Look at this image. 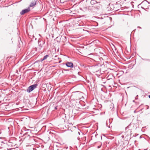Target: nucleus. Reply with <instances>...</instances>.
I'll list each match as a JSON object with an SVG mask.
<instances>
[{"label": "nucleus", "mask_w": 150, "mask_h": 150, "mask_svg": "<svg viewBox=\"0 0 150 150\" xmlns=\"http://www.w3.org/2000/svg\"><path fill=\"white\" fill-rule=\"evenodd\" d=\"M6 146H8L7 149L10 150L15 149L17 147V145L14 142H13V141L10 140L6 142Z\"/></svg>", "instance_id": "obj_1"}, {"label": "nucleus", "mask_w": 150, "mask_h": 150, "mask_svg": "<svg viewBox=\"0 0 150 150\" xmlns=\"http://www.w3.org/2000/svg\"><path fill=\"white\" fill-rule=\"evenodd\" d=\"M149 3L146 0L144 1L139 6H141V8L144 9H148L150 8V6H148Z\"/></svg>", "instance_id": "obj_2"}, {"label": "nucleus", "mask_w": 150, "mask_h": 150, "mask_svg": "<svg viewBox=\"0 0 150 150\" xmlns=\"http://www.w3.org/2000/svg\"><path fill=\"white\" fill-rule=\"evenodd\" d=\"M38 86L37 84L32 85L28 87L27 90V91L28 93H30L33 91L35 88H36Z\"/></svg>", "instance_id": "obj_3"}, {"label": "nucleus", "mask_w": 150, "mask_h": 150, "mask_svg": "<svg viewBox=\"0 0 150 150\" xmlns=\"http://www.w3.org/2000/svg\"><path fill=\"white\" fill-rule=\"evenodd\" d=\"M81 93L78 92H77L76 93H75L73 95L76 97V99L77 100L78 99H80L81 98Z\"/></svg>", "instance_id": "obj_4"}, {"label": "nucleus", "mask_w": 150, "mask_h": 150, "mask_svg": "<svg viewBox=\"0 0 150 150\" xmlns=\"http://www.w3.org/2000/svg\"><path fill=\"white\" fill-rule=\"evenodd\" d=\"M30 11V9L29 7H28L27 8L22 10L20 12V13L21 15H23L25 13H27Z\"/></svg>", "instance_id": "obj_5"}, {"label": "nucleus", "mask_w": 150, "mask_h": 150, "mask_svg": "<svg viewBox=\"0 0 150 150\" xmlns=\"http://www.w3.org/2000/svg\"><path fill=\"white\" fill-rule=\"evenodd\" d=\"M93 59L95 62H100V58L99 56H94Z\"/></svg>", "instance_id": "obj_6"}, {"label": "nucleus", "mask_w": 150, "mask_h": 150, "mask_svg": "<svg viewBox=\"0 0 150 150\" xmlns=\"http://www.w3.org/2000/svg\"><path fill=\"white\" fill-rule=\"evenodd\" d=\"M36 0H33L31 2L28 7H31L34 6L36 4Z\"/></svg>", "instance_id": "obj_7"}, {"label": "nucleus", "mask_w": 150, "mask_h": 150, "mask_svg": "<svg viewBox=\"0 0 150 150\" xmlns=\"http://www.w3.org/2000/svg\"><path fill=\"white\" fill-rule=\"evenodd\" d=\"M1 137H0V145H1V146H6V141L4 140L2 141L1 140Z\"/></svg>", "instance_id": "obj_8"}, {"label": "nucleus", "mask_w": 150, "mask_h": 150, "mask_svg": "<svg viewBox=\"0 0 150 150\" xmlns=\"http://www.w3.org/2000/svg\"><path fill=\"white\" fill-rule=\"evenodd\" d=\"M66 66L68 67L71 68H72L73 67V64L71 62H67L66 64Z\"/></svg>", "instance_id": "obj_9"}, {"label": "nucleus", "mask_w": 150, "mask_h": 150, "mask_svg": "<svg viewBox=\"0 0 150 150\" xmlns=\"http://www.w3.org/2000/svg\"><path fill=\"white\" fill-rule=\"evenodd\" d=\"M131 124H130L129 125H128L127 127L125 128V130L127 132H131V130L132 129V128L131 127Z\"/></svg>", "instance_id": "obj_10"}, {"label": "nucleus", "mask_w": 150, "mask_h": 150, "mask_svg": "<svg viewBox=\"0 0 150 150\" xmlns=\"http://www.w3.org/2000/svg\"><path fill=\"white\" fill-rule=\"evenodd\" d=\"M97 2L96 1L94 0H92L91 1V3L92 4H93L97 3Z\"/></svg>", "instance_id": "obj_11"}, {"label": "nucleus", "mask_w": 150, "mask_h": 150, "mask_svg": "<svg viewBox=\"0 0 150 150\" xmlns=\"http://www.w3.org/2000/svg\"><path fill=\"white\" fill-rule=\"evenodd\" d=\"M49 57V55H46L44 57H43V59L45 60V59H47V57Z\"/></svg>", "instance_id": "obj_12"}, {"label": "nucleus", "mask_w": 150, "mask_h": 150, "mask_svg": "<svg viewBox=\"0 0 150 150\" xmlns=\"http://www.w3.org/2000/svg\"><path fill=\"white\" fill-rule=\"evenodd\" d=\"M39 46H40V48H41L42 47V45L41 43L40 44H39Z\"/></svg>", "instance_id": "obj_13"}, {"label": "nucleus", "mask_w": 150, "mask_h": 150, "mask_svg": "<svg viewBox=\"0 0 150 150\" xmlns=\"http://www.w3.org/2000/svg\"><path fill=\"white\" fill-rule=\"evenodd\" d=\"M35 149H36L34 148H31V150H35Z\"/></svg>", "instance_id": "obj_14"}, {"label": "nucleus", "mask_w": 150, "mask_h": 150, "mask_svg": "<svg viewBox=\"0 0 150 150\" xmlns=\"http://www.w3.org/2000/svg\"><path fill=\"white\" fill-rule=\"evenodd\" d=\"M138 96L137 95L136 97L135 98V99H138Z\"/></svg>", "instance_id": "obj_15"}, {"label": "nucleus", "mask_w": 150, "mask_h": 150, "mask_svg": "<svg viewBox=\"0 0 150 150\" xmlns=\"http://www.w3.org/2000/svg\"><path fill=\"white\" fill-rule=\"evenodd\" d=\"M43 60V59H40V61L41 62H42V61H43V60Z\"/></svg>", "instance_id": "obj_16"}, {"label": "nucleus", "mask_w": 150, "mask_h": 150, "mask_svg": "<svg viewBox=\"0 0 150 150\" xmlns=\"http://www.w3.org/2000/svg\"><path fill=\"white\" fill-rule=\"evenodd\" d=\"M54 109L55 110H57V107H55Z\"/></svg>", "instance_id": "obj_17"}, {"label": "nucleus", "mask_w": 150, "mask_h": 150, "mask_svg": "<svg viewBox=\"0 0 150 150\" xmlns=\"http://www.w3.org/2000/svg\"><path fill=\"white\" fill-rule=\"evenodd\" d=\"M78 134H79V135H80V132H78Z\"/></svg>", "instance_id": "obj_18"}, {"label": "nucleus", "mask_w": 150, "mask_h": 150, "mask_svg": "<svg viewBox=\"0 0 150 150\" xmlns=\"http://www.w3.org/2000/svg\"><path fill=\"white\" fill-rule=\"evenodd\" d=\"M98 71V70H96V71H95V72H97V71Z\"/></svg>", "instance_id": "obj_19"}, {"label": "nucleus", "mask_w": 150, "mask_h": 150, "mask_svg": "<svg viewBox=\"0 0 150 150\" xmlns=\"http://www.w3.org/2000/svg\"><path fill=\"white\" fill-rule=\"evenodd\" d=\"M149 98H150V95L149 96Z\"/></svg>", "instance_id": "obj_20"}, {"label": "nucleus", "mask_w": 150, "mask_h": 150, "mask_svg": "<svg viewBox=\"0 0 150 150\" xmlns=\"http://www.w3.org/2000/svg\"><path fill=\"white\" fill-rule=\"evenodd\" d=\"M98 148H100V146H98Z\"/></svg>", "instance_id": "obj_21"}, {"label": "nucleus", "mask_w": 150, "mask_h": 150, "mask_svg": "<svg viewBox=\"0 0 150 150\" xmlns=\"http://www.w3.org/2000/svg\"><path fill=\"white\" fill-rule=\"evenodd\" d=\"M138 28H141V27H138Z\"/></svg>", "instance_id": "obj_22"}, {"label": "nucleus", "mask_w": 150, "mask_h": 150, "mask_svg": "<svg viewBox=\"0 0 150 150\" xmlns=\"http://www.w3.org/2000/svg\"><path fill=\"white\" fill-rule=\"evenodd\" d=\"M133 102H135V101L134 100H133Z\"/></svg>", "instance_id": "obj_23"}, {"label": "nucleus", "mask_w": 150, "mask_h": 150, "mask_svg": "<svg viewBox=\"0 0 150 150\" xmlns=\"http://www.w3.org/2000/svg\"><path fill=\"white\" fill-rule=\"evenodd\" d=\"M33 38H34V35H33Z\"/></svg>", "instance_id": "obj_24"}, {"label": "nucleus", "mask_w": 150, "mask_h": 150, "mask_svg": "<svg viewBox=\"0 0 150 150\" xmlns=\"http://www.w3.org/2000/svg\"><path fill=\"white\" fill-rule=\"evenodd\" d=\"M142 138V137H141V136H140V138Z\"/></svg>", "instance_id": "obj_25"}, {"label": "nucleus", "mask_w": 150, "mask_h": 150, "mask_svg": "<svg viewBox=\"0 0 150 150\" xmlns=\"http://www.w3.org/2000/svg\"><path fill=\"white\" fill-rule=\"evenodd\" d=\"M42 43L44 44V43H43V42H42Z\"/></svg>", "instance_id": "obj_26"}, {"label": "nucleus", "mask_w": 150, "mask_h": 150, "mask_svg": "<svg viewBox=\"0 0 150 150\" xmlns=\"http://www.w3.org/2000/svg\"><path fill=\"white\" fill-rule=\"evenodd\" d=\"M74 127L75 128H76V127Z\"/></svg>", "instance_id": "obj_27"}]
</instances>
